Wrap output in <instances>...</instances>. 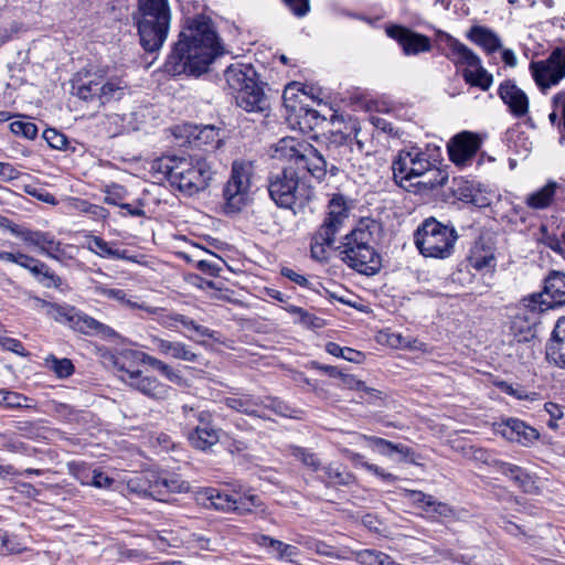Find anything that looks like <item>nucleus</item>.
Segmentation results:
<instances>
[{
	"instance_id": "1",
	"label": "nucleus",
	"mask_w": 565,
	"mask_h": 565,
	"mask_svg": "<svg viewBox=\"0 0 565 565\" xmlns=\"http://www.w3.org/2000/svg\"><path fill=\"white\" fill-rule=\"evenodd\" d=\"M220 53L221 46L212 21L204 15H198L188 20L180 32L178 42L164 63V70L172 76H199L207 71Z\"/></svg>"
},
{
	"instance_id": "2",
	"label": "nucleus",
	"mask_w": 565,
	"mask_h": 565,
	"mask_svg": "<svg viewBox=\"0 0 565 565\" xmlns=\"http://www.w3.org/2000/svg\"><path fill=\"white\" fill-rule=\"evenodd\" d=\"M380 228V224L374 220H361L338 247L341 260L360 274H377L382 267V257L376 249Z\"/></svg>"
},
{
	"instance_id": "3",
	"label": "nucleus",
	"mask_w": 565,
	"mask_h": 565,
	"mask_svg": "<svg viewBox=\"0 0 565 565\" xmlns=\"http://www.w3.org/2000/svg\"><path fill=\"white\" fill-rule=\"evenodd\" d=\"M152 170L186 195L205 190L213 175L210 162L201 156L163 157L152 163Z\"/></svg>"
},
{
	"instance_id": "4",
	"label": "nucleus",
	"mask_w": 565,
	"mask_h": 565,
	"mask_svg": "<svg viewBox=\"0 0 565 565\" xmlns=\"http://www.w3.org/2000/svg\"><path fill=\"white\" fill-rule=\"evenodd\" d=\"M72 93L84 102L105 106L129 96L131 87L124 76L109 75L98 70L94 73H78L72 81Z\"/></svg>"
},
{
	"instance_id": "5",
	"label": "nucleus",
	"mask_w": 565,
	"mask_h": 565,
	"mask_svg": "<svg viewBox=\"0 0 565 565\" xmlns=\"http://www.w3.org/2000/svg\"><path fill=\"white\" fill-rule=\"evenodd\" d=\"M135 20L142 47L148 52L158 51L167 40L171 11L168 0H138Z\"/></svg>"
},
{
	"instance_id": "6",
	"label": "nucleus",
	"mask_w": 565,
	"mask_h": 565,
	"mask_svg": "<svg viewBox=\"0 0 565 565\" xmlns=\"http://www.w3.org/2000/svg\"><path fill=\"white\" fill-rule=\"evenodd\" d=\"M273 157L294 163L297 170L309 173L318 181L323 180L328 172L331 175L339 172V168L333 163L329 164L311 143L294 137L280 139Z\"/></svg>"
},
{
	"instance_id": "7",
	"label": "nucleus",
	"mask_w": 565,
	"mask_h": 565,
	"mask_svg": "<svg viewBox=\"0 0 565 565\" xmlns=\"http://www.w3.org/2000/svg\"><path fill=\"white\" fill-rule=\"evenodd\" d=\"M288 163V167L269 175L267 188L278 207L292 210L296 214L311 200L313 190L296 171L295 164Z\"/></svg>"
},
{
	"instance_id": "8",
	"label": "nucleus",
	"mask_w": 565,
	"mask_h": 565,
	"mask_svg": "<svg viewBox=\"0 0 565 565\" xmlns=\"http://www.w3.org/2000/svg\"><path fill=\"white\" fill-rule=\"evenodd\" d=\"M392 170L395 182L403 188H406L404 182L425 177L426 174L434 175L428 177L426 181L422 182L430 189L441 186L448 180L447 173L436 168L435 162L429 159V156L417 147H413L409 150H401L392 163Z\"/></svg>"
},
{
	"instance_id": "9",
	"label": "nucleus",
	"mask_w": 565,
	"mask_h": 565,
	"mask_svg": "<svg viewBox=\"0 0 565 565\" xmlns=\"http://www.w3.org/2000/svg\"><path fill=\"white\" fill-rule=\"evenodd\" d=\"M458 233L454 226L435 217L425 218L414 234V242L424 257L446 259L455 252Z\"/></svg>"
},
{
	"instance_id": "10",
	"label": "nucleus",
	"mask_w": 565,
	"mask_h": 565,
	"mask_svg": "<svg viewBox=\"0 0 565 565\" xmlns=\"http://www.w3.org/2000/svg\"><path fill=\"white\" fill-rule=\"evenodd\" d=\"M34 303L38 309L44 310L50 318L58 322L68 323L72 329L78 332L107 339L117 337V332L113 328L99 322L85 312L76 310L74 307L51 303L40 298H34Z\"/></svg>"
},
{
	"instance_id": "11",
	"label": "nucleus",
	"mask_w": 565,
	"mask_h": 565,
	"mask_svg": "<svg viewBox=\"0 0 565 565\" xmlns=\"http://www.w3.org/2000/svg\"><path fill=\"white\" fill-rule=\"evenodd\" d=\"M440 41L447 49L446 56L455 64L467 65L476 67L472 70L463 71V79L471 86H477L482 90H488L492 85L493 77L481 66V61L467 45L455 39L454 36L441 33Z\"/></svg>"
},
{
	"instance_id": "12",
	"label": "nucleus",
	"mask_w": 565,
	"mask_h": 565,
	"mask_svg": "<svg viewBox=\"0 0 565 565\" xmlns=\"http://www.w3.org/2000/svg\"><path fill=\"white\" fill-rule=\"evenodd\" d=\"M224 404L242 414L266 419L267 416L263 412L269 409L276 415L285 417H295L294 411L282 401L271 396H254V395H234L224 398Z\"/></svg>"
},
{
	"instance_id": "13",
	"label": "nucleus",
	"mask_w": 565,
	"mask_h": 565,
	"mask_svg": "<svg viewBox=\"0 0 565 565\" xmlns=\"http://www.w3.org/2000/svg\"><path fill=\"white\" fill-rule=\"evenodd\" d=\"M252 164L234 161L231 175L223 189L225 209L227 212L241 211L249 200Z\"/></svg>"
},
{
	"instance_id": "14",
	"label": "nucleus",
	"mask_w": 565,
	"mask_h": 565,
	"mask_svg": "<svg viewBox=\"0 0 565 565\" xmlns=\"http://www.w3.org/2000/svg\"><path fill=\"white\" fill-rule=\"evenodd\" d=\"M115 366L119 372V379L143 396L156 402H163L170 397L171 386L161 382L154 375L147 374L141 370H131L120 363L119 360L115 361Z\"/></svg>"
},
{
	"instance_id": "15",
	"label": "nucleus",
	"mask_w": 565,
	"mask_h": 565,
	"mask_svg": "<svg viewBox=\"0 0 565 565\" xmlns=\"http://www.w3.org/2000/svg\"><path fill=\"white\" fill-rule=\"evenodd\" d=\"M530 72L543 93L558 85L565 78V46L555 47L545 60L532 61Z\"/></svg>"
},
{
	"instance_id": "16",
	"label": "nucleus",
	"mask_w": 565,
	"mask_h": 565,
	"mask_svg": "<svg viewBox=\"0 0 565 565\" xmlns=\"http://www.w3.org/2000/svg\"><path fill=\"white\" fill-rule=\"evenodd\" d=\"M546 310L548 305L545 306L542 295H531L523 299L510 322L511 331L520 337L519 341H529L534 337V328L540 322V316Z\"/></svg>"
},
{
	"instance_id": "17",
	"label": "nucleus",
	"mask_w": 565,
	"mask_h": 565,
	"mask_svg": "<svg viewBox=\"0 0 565 565\" xmlns=\"http://www.w3.org/2000/svg\"><path fill=\"white\" fill-rule=\"evenodd\" d=\"M181 409L189 424L196 422L188 436L195 449L207 450L218 443L220 429L212 424V414L209 411H195L189 405H183Z\"/></svg>"
},
{
	"instance_id": "18",
	"label": "nucleus",
	"mask_w": 565,
	"mask_h": 565,
	"mask_svg": "<svg viewBox=\"0 0 565 565\" xmlns=\"http://www.w3.org/2000/svg\"><path fill=\"white\" fill-rule=\"evenodd\" d=\"M200 500L203 504L207 502L215 510L222 512H237L238 514L250 513L254 508L262 505L258 495L249 494L244 497H234L216 488H206L200 493Z\"/></svg>"
},
{
	"instance_id": "19",
	"label": "nucleus",
	"mask_w": 565,
	"mask_h": 565,
	"mask_svg": "<svg viewBox=\"0 0 565 565\" xmlns=\"http://www.w3.org/2000/svg\"><path fill=\"white\" fill-rule=\"evenodd\" d=\"M480 146L481 140L476 134L470 131L459 132L448 142L449 159L458 167H467L471 164Z\"/></svg>"
},
{
	"instance_id": "20",
	"label": "nucleus",
	"mask_w": 565,
	"mask_h": 565,
	"mask_svg": "<svg viewBox=\"0 0 565 565\" xmlns=\"http://www.w3.org/2000/svg\"><path fill=\"white\" fill-rule=\"evenodd\" d=\"M11 232L26 245L39 248L50 258L62 260L65 255L61 242L55 239L51 233L28 228H12Z\"/></svg>"
},
{
	"instance_id": "21",
	"label": "nucleus",
	"mask_w": 565,
	"mask_h": 565,
	"mask_svg": "<svg viewBox=\"0 0 565 565\" xmlns=\"http://www.w3.org/2000/svg\"><path fill=\"white\" fill-rule=\"evenodd\" d=\"M386 33L401 45L405 55H416L422 52H428L431 49L428 36L416 33L405 26H388Z\"/></svg>"
},
{
	"instance_id": "22",
	"label": "nucleus",
	"mask_w": 565,
	"mask_h": 565,
	"mask_svg": "<svg viewBox=\"0 0 565 565\" xmlns=\"http://www.w3.org/2000/svg\"><path fill=\"white\" fill-rule=\"evenodd\" d=\"M498 431L509 441L518 443L523 447H531L539 438L540 433L525 422L510 417L498 426Z\"/></svg>"
},
{
	"instance_id": "23",
	"label": "nucleus",
	"mask_w": 565,
	"mask_h": 565,
	"mask_svg": "<svg viewBox=\"0 0 565 565\" xmlns=\"http://www.w3.org/2000/svg\"><path fill=\"white\" fill-rule=\"evenodd\" d=\"M498 95L514 117L522 118L529 113V97L525 92L518 87L514 81L507 79L502 82Z\"/></svg>"
},
{
	"instance_id": "24",
	"label": "nucleus",
	"mask_w": 565,
	"mask_h": 565,
	"mask_svg": "<svg viewBox=\"0 0 565 565\" xmlns=\"http://www.w3.org/2000/svg\"><path fill=\"white\" fill-rule=\"evenodd\" d=\"M545 356L550 364L565 369V317L559 318L545 345Z\"/></svg>"
},
{
	"instance_id": "25",
	"label": "nucleus",
	"mask_w": 565,
	"mask_h": 565,
	"mask_svg": "<svg viewBox=\"0 0 565 565\" xmlns=\"http://www.w3.org/2000/svg\"><path fill=\"white\" fill-rule=\"evenodd\" d=\"M122 358L132 359L135 361H139L143 364H147L151 366L153 370L158 371L161 375H163L169 382L182 385L185 380L182 376V374L173 369L168 363L163 362L162 360L152 356L146 352L142 351H127L122 354Z\"/></svg>"
},
{
	"instance_id": "26",
	"label": "nucleus",
	"mask_w": 565,
	"mask_h": 565,
	"mask_svg": "<svg viewBox=\"0 0 565 565\" xmlns=\"http://www.w3.org/2000/svg\"><path fill=\"white\" fill-rule=\"evenodd\" d=\"M494 468L503 476L510 478L523 492L530 494L539 493V487L534 477L522 467L504 461H495Z\"/></svg>"
},
{
	"instance_id": "27",
	"label": "nucleus",
	"mask_w": 565,
	"mask_h": 565,
	"mask_svg": "<svg viewBox=\"0 0 565 565\" xmlns=\"http://www.w3.org/2000/svg\"><path fill=\"white\" fill-rule=\"evenodd\" d=\"M540 295L548 309L565 306V274L552 270L545 279L544 291Z\"/></svg>"
},
{
	"instance_id": "28",
	"label": "nucleus",
	"mask_w": 565,
	"mask_h": 565,
	"mask_svg": "<svg viewBox=\"0 0 565 565\" xmlns=\"http://www.w3.org/2000/svg\"><path fill=\"white\" fill-rule=\"evenodd\" d=\"M224 76L230 89L235 94L256 84L254 79L255 71L248 64H232L225 70Z\"/></svg>"
},
{
	"instance_id": "29",
	"label": "nucleus",
	"mask_w": 565,
	"mask_h": 565,
	"mask_svg": "<svg viewBox=\"0 0 565 565\" xmlns=\"http://www.w3.org/2000/svg\"><path fill=\"white\" fill-rule=\"evenodd\" d=\"M349 211L345 198L342 194H334L329 201L327 217L320 226L338 234L349 216Z\"/></svg>"
},
{
	"instance_id": "30",
	"label": "nucleus",
	"mask_w": 565,
	"mask_h": 565,
	"mask_svg": "<svg viewBox=\"0 0 565 565\" xmlns=\"http://www.w3.org/2000/svg\"><path fill=\"white\" fill-rule=\"evenodd\" d=\"M236 105L249 113H264L268 109L269 103L263 89L257 85H250L234 95Z\"/></svg>"
},
{
	"instance_id": "31",
	"label": "nucleus",
	"mask_w": 565,
	"mask_h": 565,
	"mask_svg": "<svg viewBox=\"0 0 565 565\" xmlns=\"http://www.w3.org/2000/svg\"><path fill=\"white\" fill-rule=\"evenodd\" d=\"M95 292L99 296H103L108 299H114L119 302L121 306L129 309H140L145 310L148 313L154 315L160 308L149 307L145 302H138L132 300V298L127 294L124 289L118 288H108L106 286L99 285L95 287Z\"/></svg>"
},
{
	"instance_id": "32",
	"label": "nucleus",
	"mask_w": 565,
	"mask_h": 565,
	"mask_svg": "<svg viewBox=\"0 0 565 565\" xmlns=\"http://www.w3.org/2000/svg\"><path fill=\"white\" fill-rule=\"evenodd\" d=\"M87 248L103 258L125 259L134 263L137 262L136 256L128 255L125 249L113 247L110 243L99 236L89 237L87 241Z\"/></svg>"
},
{
	"instance_id": "33",
	"label": "nucleus",
	"mask_w": 565,
	"mask_h": 565,
	"mask_svg": "<svg viewBox=\"0 0 565 565\" xmlns=\"http://www.w3.org/2000/svg\"><path fill=\"white\" fill-rule=\"evenodd\" d=\"M359 438L369 441V444L377 449V451L384 456H391L396 452L402 456L403 459L414 462V452L412 449L403 444H393L381 437L360 435Z\"/></svg>"
},
{
	"instance_id": "34",
	"label": "nucleus",
	"mask_w": 565,
	"mask_h": 565,
	"mask_svg": "<svg viewBox=\"0 0 565 565\" xmlns=\"http://www.w3.org/2000/svg\"><path fill=\"white\" fill-rule=\"evenodd\" d=\"M334 233L320 226L318 231L312 235L310 242V252L312 258L317 260H326L328 258V248H330L335 242Z\"/></svg>"
},
{
	"instance_id": "35",
	"label": "nucleus",
	"mask_w": 565,
	"mask_h": 565,
	"mask_svg": "<svg viewBox=\"0 0 565 565\" xmlns=\"http://www.w3.org/2000/svg\"><path fill=\"white\" fill-rule=\"evenodd\" d=\"M468 38L481 46L487 53H493L501 49L500 38L490 29L484 26H472L468 33Z\"/></svg>"
},
{
	"instance_id": "36",
	"label": "nucleus",
	"mask_w": 565,
	"mask_h": 565,
	"mask_svg": "<svg viewBox=\"0 0 565 565\" xmlns=\"http://www.w3.org/2000/svg\"><path fill=\"white\" fill-rule=\"evenodd\" d=\"M154 488L160 491L156 500L167 502L169 493H183L189 490V483L178 477H157L154 476Z\"/></svg>"
},
{
	"instance_id": "37",
	"label": "nucleus",
	"mask_w": 565,
	"mask_h": 565,
	"mask_svg": "<svg viewBox=\"0 0 565 565\" xmlns=\"http://www.w3.org/2000/svg\"><path fill=\"white\" fill-rule=\"evenodd\" d=\"M556 188L557 183L551 181L543 188L530 193L525 199L526 205L534 210L547 209L554 201Z\"/></svg>"
},
{
	"instance_id": "38",
	"label": "nucleus",
	"mask_w": 565,
	"mask_h": 565,
	"mask_svg": "<svg viewBox=\"0 0 565 565\" xmlns=\"http://www.w3.org/2000/svg\"><path fill=\"white\" fill-rule=\"evenodd\" d=\"M321 470L323 472V481L328 484L348 487L355 482L354 475L340 465H327Z\"/></svg>"
},
{
	"instance_id": "39",
	"label": "nucleus",
	"mask_w": 565,
	"mask_h": 565,
	"mask_svg": "<svg viewBox=\"0 0 565 565\" xmlns=\"http://www.w3.org/2000/svg\"><path fill=\"white\" fill-rule=\"evenodd\" d=\"M128 489L142 498L156 499V497L160 495V491L154 488V475H151L150 478L141 476L130 479L128 481Z\"/></svg>"
},
{
	"instance_id": "40",
	"label": "nucleus",
	"mask_w": 565,
	"mask_h": 565,
	"mask_svg": "<svg viewBox=\"0 0 565 565\" xmlns=\"http://www.w3.org/2000/svg\"><path fill=\"white\" fill-rule=\"evenodd\" d=\"M351 137L341 131L331 134L330 141L327 146L330 157L334 160L342 161L350 149Z\"/></svg>"
},
{
	"instance_id": "41",
	"label": "nucleus",
	"mask_w": 565,
	"mask_h": 565,
	"mask_svg": "<svg viewBox=\"0 0 565 565\" xmlns=\"http://www.w3.org/2000/svg\"><path fill=\"white\" fill-rule=\"evenodd\" d=\"M471 267L477 270H493L495 267L494 254L491 249L476 245L469 258Z\"/></svg>"
},
{
	"instance_id": "42",
	"label": "nucleus",
	"mask_w": 565,
	"mask_h": 565,
	"mask_svg": "<svg viewBox=\"0 0 565 565\" xmlns=\"http://www.w3.org/2000/svg\"><path fill=\"white\" fill-rule=\"evenodd\" d=\"M354 559L360 565H390L392 557L386 553L377 550H361L354 552Z\"/></svg>"
},
{
	"instance_id": "43",
	"label": "nucleus",
	"mask_w": 565,
	"mask_h": 565,
	"mask_svg": "<svg viewBox=\"0 0 565 565\" xmlns=\"http://www.w3.org/2000/svg\"><path fill=\"white\" fill-rule=\"evenodd\" d=\"M198 146L217 147L220 143L218 130L214 126H204L195 128L192 132Z\"/></svg>"
},
{
	"instance_id": "44",
	"label": "nucleus",
	"mask_w": 565,
	"mask_h": 565,
	"mask_svg": "<svg viewBox=\"0 0 565 565\" xmlns=\"http://www.w3.org/2000/svg\"><path fill=\"white\" fill-rule=\"evenodd\" d=\"M340 379H341V383L344 387L350 388V390H356V391H360V392L364 393L365 395H367L369 396L367 401H370L371 398H374V399L381 398L380 391L372 388V387H367L364 382L358 380L354 375L342 373Z\"/></svg>"
},
{
	"instance_id": "45",
	"label": "nucleus",
	"mask_w": 565,
	"mask_h": 565,
	"mask_svg": "<svg viewBox=\"0 0 565 565\" xmlns=\"http://www.w3.org/2000/svg\"><path fill=\"white\" fill-rule=\"evenodd\" d=\"M387 342L391 347L396 349L409 350H425V344L411 335H403L401 333H391Z\"/></svg>"
},
{
	"instance_id": "46",
	"label": "nucleus",
	"mask_w": 565,
	"mask_h": 565,
	"mask_svg": "<svg viewBox=\"0 0 565 565\" xmlns=\"http://www.w3.org/2000/svg\"><path fill=\"white\" fill-rule=\"evenodd\" d=\"M28 402L29 397L24 396L21 393L8 390H0V405L6 408L29 407Z\"/></svg>"
},
{
	"instance_id": "47",
	"label": "nucleus",
	"mask_w": 565,
	"mask_h": 565,
	"mask_svg": "<svg viewBox=\"0 0 565 565\" xmlns=\"http://www.w3.org/2000/svg\"><path fill=\"white\" fill-rule=\"evenodd\" d=\"M291 455L313 471L321 470L322 468L317 455L306 448L294 446L291 448Z\"/></svg>"
},
{
	"instance_id": "48",
	"label": "nucleus",
	"mask_w": 565,
	"mask_h": 565,
	"mask_svg": "<svg viewBox=\"0 0 565 565\" xmlns=\"http://www.w3.org/2000/svg\"><path fill=\"white\" fill-rule=\"evenodd\" d=\"M273 552L276 553L277 559L289 563H295V558L300 555V551L297 546L284 543L282 541L279 540H277L276 543H274Z\"/></svg>"
},
{
	"instance_id": "49",
	"label": "nucleus",
	"mask_w": 565,
	"mask_h": 565,
	"mask_svg": "<svg viewBox=\"0 0 565 565\" xmlns=\"http://www.w3.org/2000/svg\"><path fill=\"white\" fill-rule=\"evenodd\" d=\"M541 231L543 243L565 258V232H562L559 236H556L548 234L545 226H542Z\"/></svg>"
},
{
	"instance_id": "50",
	"label": "nucleus",
	"mask_w": 565,
	"mask_h": 565,
	"mask_svg": "<svg viewBox=\"0 0 565 565\" xmlns=\"http://www.w3.org/2000/svg\"><path fill=\"white\" fill-rule=\"evenodd\" d=\"M170 356L177 360L192 363H196L201 359V354L195 353L188 344L180 341H175Z\"/></svg>"
},
{
	"instance_id": "51",
	"label": "nucleus",
	"mask_w": 565,
	"mask_h": 565,
	"mask_svg": "<svg viewBox=\"0 0 565 565\" xmlns=\"http://www.w3.org/2000/svg\"><path fill=\"white\" fill-rule=\"evenodd\" d=\"M127 194L126 189L122 185L113 183L107 185L105 189V198L104 202L106 204L121 206L122 201L125 200Z\"/></svg>"
},
{
	"instance_id": "52",
	"label": "nucleus",
	"mask_w": 565,
	"mask_h": 565,
	"mask_svg": "<svg viewBox=\"0 0 565 565\" xmlns=\"http://www.w3.org/2000/svg\"><path fill=\"white\" fill-rule=\"evenodd\" d=\"M43 138L51 148L57 150H67L68 139L66 136L54 128H47L43 131Z\"/></svg>"
},
{
	"instance_id": "53",
	"label": "nucleus",
	"mask_w": 565,
	"mask_h": 565,
	"mask_svg": "<svg viewBox=\"0 0 565 565\" xmlns=\"http://www.w3.org/2000/svg\"><path fill=\"white\" fill-rule=\"evenodd\" d=\"M10 130L17 136L33 140L38 136V127L30 121L15 120L10 124Z\"/></svg>"
},
{
	"instance_id": "54",
	"label": "nucleus",
	"mask_w": 565,
	"mask_h": 565,
	"mask_svg": "<svg viewBox=\"0 0 565 565\" xmlns=\"http://www.w3.org/2000/svg\"><path fill=\"white\" fill-rule=\"evenodd\" d=\"M426 512L431 514L433 516H439L440 519L450 520L456 518V511L452 507L445 502H439L435 498L428 508H426Z\"/></svg>"
},
{
	"instance_id": "55",
	"label": "nucleus",
	"mask_w": 565,
	"mask_h": 565,
	"mask_svg": "<svg viewBox=\"0 0 565 565\" xmlns=\"http://www.w3.org/2000/svg\"><path fill=\"white\" fill-rule=\"evenodd\" d=\"M287 310L294 315H297L298 321L306 327L320 328L322 326L321 319L309 313L303 308L289 306Z\"/></svg>"
},
{
	"instance_id": "56",
	"label": "nucleus",
	"mask_w": 565,
	"mask_h": 565,
	"mask_svg": "<svg viewBox=\"0 0 565 565\" xmlns=\"http://www.w3.org/2000/svg\"><path fill=\"white\" fill-rule=\"evenodd\" d=\"M282 2L297 18H303L310 11V0H282Z\"/></svg>"
},
{
	"instance_id": "57",
	"label": "nucleus",
	"mask_w": 565,
	"mask_h": 565,
	"mask_svg": "<svg viewBox=\"0 0 565 565\" xmlns=\"http://www.w3.org/2000/svg\"><path fill=\"white\" fill-rule=\"evenodd\" d=\"M36 280L45 288H58L62 285L61 277L55 275V273L52 271L47 265H45L43 271Z\"/></svg>"
},
{
	"instance_id": "58",
	"label": "nucleus",
	"mask_w": 565,
	"mask_h": 565,
	"mask_svg": "<svg viewBox=\"0 0 565 565\" xmlns=\"http://www.w3.org/2000/svg\"><path fill=\"white\" fill-rule=\"evenodd\" d=\"M52 369L58 377H68L74 372V365L68 359H53Z\"/></svg>"
},
{
	"instance_id": "59",
	"label": "nucleus",
	"mask_w": 565,
	"mask_h": 565,
	"mask_svg": "<svg viewBox=\"0 0 565 565\" xmlns=\"http://www.w3.org/2000/svg\"><path fill=\"white\" fill-rule=\"evenodd\" d=\"M309 550L315 551L318 555L342 559L343 557L335 551V548L323 541L312 542V545H309Z\"/></svg>"
},
{
	"instance_id": "60",
	"label": "nucleus",
	"mask_w": 565,
	"mask_h": 565,
	"mask_svg": "<svg viewBox=\"0 0 565 565\" xmlns=\"http://www.w3.org/2000/svg\"><path fill=\"white\" fill-rule=\"evenodd\" d=\"M281 276L289 279L290 281L297 284L300 287L303 288H311L310 281L301 274L295 271L294 269L289 267H282L280 269Z\"/></svg>"
},
{
	"instance_id": "61",
	"label": "nucleus",
	"mask_w": 565,
	"mask_h": 565,
	"mask_svg": "<svg viewBox=\"0 0 565 565\" xmlns=\"http://www.w3.org/2000/svg\"><path fill=\"white\" fill-rule=\"evenodd\" d=\"M407 497L413 501V503L420 507L425 512H426V508L429 507V504L431 503V501L434 499L433 495L426 494L418 490L407 491Z\"/></svg>"
},
{
	"instance_id": "62",
	"label": "nucleus",
	"mask_w": 565,
	"mask_h": 565,
	"mask_svg": "<svg viewBox=\"0 0 565 565\" xmlns=\"http://www.w3.org/2000/svg\"><path fill=\"white\" fill-rule=\"evenodd\" d=\"M0 344L2 345L3 349L17 353L21 356L28 355L22 342L17 339L3 337L0 339Z\"/></svg>"
},
{
	"instance_id": "63",
	"label": "nucleus",
	"mask_w": 565,
	"mask_h": 565,
	"mask_svg": "<svg viewBox=\"0 0 565 565\" xmlns=\"http://www.w3.org/2000/svg\"><path fill=\"white\" fill-rule=\"evenodd\" d=\"M552 105L556 109H559V113H561V117H562L563 125H564V134L561 136L559 142L564 145L565 143V89L558 92L557 94H555L553 96Z\"/></svg>"
},
{
	"instance_id": "64",
	"label": "nucleus",
	"mask_w": 565,
	"mask_h": 565,
	"mask_svg": "<svg viewBox=\"0 0 565 565\" xmlns=\"http://www.w3.org/2000/svg\"><path fill=\"white\" fill-rule=\"evenodd\" d=\"M151 343L160 354L170 356L175 341L166 340L154 335L151 338Z\"/></svg>"
}]
</instances>
